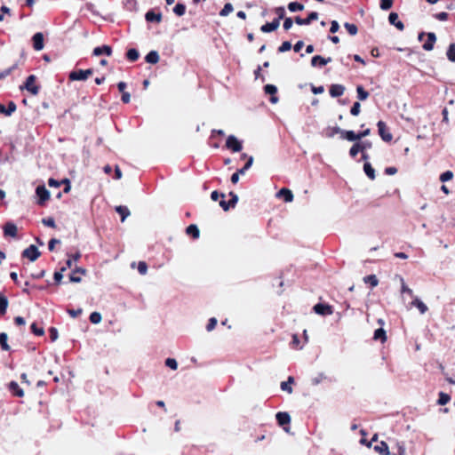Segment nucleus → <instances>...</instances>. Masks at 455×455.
Wrapping results in <instances>:
<instances>
[{
  "label": "nucleus",
  "mask_w": 455,
  "mask_h": 455,
  "mask_svg": "<svg viewBox=\"0 0 455 455\" xmlns=\"http://www.w3.org/2000/svg\"><path fill=\"white\" fill-rule=\"evenodd\" d=\"M165 365L172 370H176L178 368V363L173 358H167L165 361Z\"/></svg>",
  "instance_id": "3c124183"
},
{
  "label": "nucleus",
  "mask_w": 455,
  "mask_h": 455,
  "mask_svg": "<svg viewBox=\"0 0 455 455\" xmlns=\"http://www.w3.org/2000/svg\"><path fill=\"white\" fill-rule=\"evenodd\" d=\"M331 61V58L329 57V58H323L320 55H315L312 58L311 60V65L313 67H316V66H324L328 63H330Z\"/></svg>",
  "instance_id": "f8f14e48"
},
{
  "label": "nucleus",
  "mask_w": 455,
  "mask_h": 455,
  "mask_svg": "<svg viewBox=\"0 0 455 455\" xmlns=\"http://www.w3.org/2000/svg\"><path fill=\"white\" fill-rule=\"evenodd\" d=\"M363 170H364L365 174L371 180H374L375 179V172H374V169L372 168V166L371 165V164L365 163L364 165H363Z\"/></svg>",
  "instance_id": "72a5a7b5"
},
{
  "label": "nucleus",
  "mask_w": 455,
  "mask_h": 455,
  "mask_svg": "<svg viewBox=\"0 0 455 455\" xmlns=\"http://www.w3.org/2000/svg\"><path fill=\"white\" fill-rule=\"evenodd\" d=\"M411 306L416 307L419 309V311L420 312V314H425L428 309L427 305L423 301H421L419 298H415L412 300Z\"/></svg>",
  "instance_id": "b1692460"
},
{
  "label": "nucleus",
  "mask_w": 455,
  "mask_h": 455,
  "mask_svg": "<svg viewBox=\"0 0 455 455\" xmlns=\"http://www.w3.org/2000/svg\"><path fill=\"white\" fill-rule=\"evenodd\" d=\"M33 47L36 51H41L44 49V35L41 32L36 33L33 37Z\"/></svg>",
  "instance_id": "6e6552de"
},
{
  "label": "nucleus",
  "mask_w": 455,
  "mask_h": 455,
  "mask_svg": "<svg viewBox=\"0 0 455 455\" xmlns=\"http://www.w3.org/2000/svg\"><path fill=\"white\" fill-rule=\"evenodd\" d=\"M279 26L280 21L278 19H275L272 22L266 23L265 25L261 26L260 30L263 33H269L277 29Z\"/></svg>",
  "instance_id": "9d476101"
},
{
  "label": "nucleus",
  "mask_w": 455,
  "mask_h": 455,
  "mask_svg": "<svg viewBox=\"0 0 455 455\" xmlns=\"http://www.w3.org/2000/svg\"><path fill=\"white\" fill-rule=\"evenodd\" d=\"M112 53V49L108 45H103L100 47H96L93 50V55L94 56H100L101 54H106L108 56H110Z\"/></svg>",
  "instance_id": "6ab92c4d"
},
{
  "label": "nucleus",
  "mask_w": 455,
  "mask_h": 455,
  "mask_svg": "<svg viewBox=\"0 0 455 455\" xmlns=\"http://www.w3.org/2000/svg\"><path fill=\"white\" fill-rule=\"evenodd\" d=\"M339 28V25L338 21L332 20L331 21V28H330L331 33L338 32Z\"/></svg>",
  "instance_id": "774afa93"
},
{
  "label": "nucleus",
  "mask_w": 455,
  "mask_h": 455,
  "mask_svg": "<svg viewBox=\"0 0 455 455\" xmlns=\"http://www.w3.org/2000/svg\"><path fill=\"white\" fill-rule=\"evenodd\" d=\"M18 68V64L15 63L13 64L11 68H6L3 71L0 72V80H3L4 79L5 77H7L8 76H10L12 74V72L13 70H15L16 68Z\"/></svg>",
  "instance_id": "e433bc0d"
},
{
  "label": "nucleus",
  "mask_w": 455,
  "mask_h": 455,
  "mask_svg": "<svg viewBox=\"0 0 455 455\" xmlns=\"http://www.w3.org/2000/svg\"><path fill=\"white\" fill-rule=\"evenodd\" d=\"M76 273H80L82 275H85L86 273V270L83 267H76L73 272L72 274L69 275V280L70 282L72 283H80L81 282V277L79 276H76Z\"/></svg>",
  "instance_id": "a878e982"
},
{
  "label": "nucleus",
  "mask_w": 455,
  "mask_h": 455,
  "mask_svg": "<svg viewBox=\"0 0 455 455\" xmlns=\"http://www.w3.org/2000/svg\"><path fill=\"white\" fill-rule=\"evenodd\" d=\"M216 324H217V319L215 317H212L209 320V323H208V324L206 326V330L208 331H212L215 328Z\"/></svg>",
  "instance_id": "052dcab7"
},
{
  "label": "nucleus",
  "mask_w": 455,
  "mask_h": 455,
  "mask_svg": "<svg viewBox=\"0 0 455 455\" xmlns=\"http://www.w3.org/2000/svg\"><path fill=\"white\" fill-rule=\"evenodd\" d=\"M293 21L291 18H286L283 22V28L289 30L292 27Z\"/></svg>",
  "instance_id": "69168bd1"
},
{
  "label": "nucleus",
  "mask_w": 455,
  "mask_h": 455,
  "mask_svg": "<svg viewBox=\"0 0 455 455\" xmlns=\"http://www.w3.org/2000/svg\"><path fill=\"white\" fill-rule=\"evenodd\" d=\"M436 41L435 34L433 32L427 33V41L423 44V49L426 51H431L434 48V44Z\"/></svg>",
  "instance_id": "4468645a"
},
{
  "label": "nucleus",
  "mask_w": 455,
  "mask_h": 455,
  "mask_svg": "<svg viewBox=\"0 0 455 455\" xmlns=\"http://www.w3.org/2000/svg\"><path fill=\"white\" fill-rule=\"evenodd\" d=\"M453 178V172L451 171H446L440 175V180L442 182H446L451 180Z\"/></svg>",
  "instance_id": "de8ad7c7"
},
{
  "label": "nucleus",
  "mask_w": 455,
  "mask_h": 455,
  "mask_svg": "<svg viewBox=\"0 0 455 455\" xmlns=\"http://www.w3.org/2000/svg\"><path fill=\"white\" fill-rule=\"evenodd\" d=\"M186 12V6L183 4H177L175 7L173 8V12L178 16H182L185 14Z\"/></svg>",
  "instance_id": "ea45409f"
},
{
  "label": "nucleus",
  "mask_w": 455,
  "mask_h": 455,
  "mask_svg": "<svg viewBox=\"0 0 455 455\" xmlns=\"http://www.w3.org/2000/svg\"><path fill=\"white\" fill-rule=\"evenodd\" d=\"M31 330L37 336H42L44 333V329L37 327L36 323H35L31 324Z\"/></svg>",
  "instance_id": "5fc2aeb1"
},
{
  "label": "nucleus",
  "mask_w": 455,
  "mask_h": 455,
  "mask_svg": "<svg viewBox=\"0 0 455 455\" xmlns=\"http://www.w3.org/2000/svg\"><path fill=\"white\" fill-rule=\"evenodd\" d=\"M345 92V87L341 84H332L330 88V94L336 98L341 96Z\"/></svg>",
  "instance_id": "2eb2a0df"
},
{
  "label": "nucleus",
  "mask_w": 455,
  "mask_h": 455,
  "mask_svg": "<svg viewBox=\"0 0 455 455\" xmlns=\"http://www.w3.org/2000/svg\"><path fill=\"white\" fill-rule=\"evenodd\" d=\"M359 146H361V152L363 153L366 149L371 147V143L370 141L357 142Z\"/></svg>",
  "instance_id": "680f3d73"
},
{
  "label": "nucleus",
  "mask_w": 455,
  "mask_h": 455,
  "mask_svg": "<svg viewBox=\"0 0 455 455\" xmlns=\"http://www.w3.org/2000/svg\"><path fill=\"white\" fill-rule=\"evenodd\" d=\"M187 234L192 235L194 238H198L200 231L196 225L192 224L187 228Z\"/></svg>",
  "instance_id": "473e14b6"
},
{
  "label": "nucleus",
  "mask_w": 455,
  "mask_h": 455,
  "mask_svg": "<svg viewBox=\"0 0 455 455\" xmlns=\"http://www.w3.org/2000/svg\"><path fill=\"white\" fill-rule=\"evenodd\" d=\"M361 146H359V144L355 143L350 150H349V155L352 156V157H355L359 152H361Z\"/></svg>",
  "instance_id": "09e8293b"
},
{
  "label": "nucleus",
  "mask_w": 455,
  "mask_h": 455,
  "mask_svg": "<svg viewBox=\"0 0 455 455\" xmlns=\"http://www.w3.org/2000/svg\"><path fill=\"white\" fill-rule=\"evenodd\" d=\"M49 331H50V337H51V339H52V341H55V340L58 339V337H59V334H58V331H57V329H55V328L52 327V328L49 330Z\"/></svg>",
  "instance_id": "e2e57ef3"
},
{
  "label": "nucleus",
  "mask_w": 455,
  "mask_h": 455,
  "mask_svg": "<svg viewBox=\"0 0 455 455\" xmlns=\"http://www.w3.org/2000/svg\"><path fill=\"white\" fill-rule=\"evenodd\" d=\"M40 251L37 247L35 245H30L27 249H25L22 252V256L28 258L30 261H35L40 256Z\"/></svg>",
  "instance_id": "20e7f679"
},
{
  "label": "nucleus",
  "mask_w": 455,
  "mask_h": 455,
  "mask_svg": "<svg viewBox=\"0 0 455 455\" xmlns=\"http://www.w3.org/2000/svg\"><path fill=\"white\" fill-rule=\"evenodd\" d=\"M145 60L148 63L156 64L159 61V54L156 51H151L147 54Z\"/></svg>",
  "instance_id": "bb28decb"
},
{
  "label": "nucleus",
  "mask_w": 455,
  "mask_h": 455,
  "mask_svg": "<svg viewBox=\"0 0 455 455\" xmlns=\"http://www.w3.org/2000/svg\"><path fill=\"white\" fill-rule=\"evenodd\" d=\"M9 301L6 296L0 294V315H4L8 307Z\"/></svg>",
  "instance_id": "c85d7f7f"
},
{
  "label": "nucleus",
  "mask_w": 455,
  "mask_h": 455,
  "mask_svg": "<svg viewBox=\"0 0 455 455\" xmlns=\"http://www.w3.org/2000/svg\"><path fill=\"white\" fill-rule=\"evenodd\" d=\"M92 69H78L70 72L68 77L71 81H84L88 79L89 76H92Z\"/></svg>",
  "instance_id": "f03ea898"
},
{
  "label": "nucleus",
  "mask_w": 455,
  "mask_h": 455,
  "mask_svg": "<svg viewBox=\"0 0 455 455\" xmlns=\"http://www.w3.org/2000/svg\"><path fill=\"white\" fill-rule=\"evenodd\" d=\"M363 280H364V282H365V283H371V285L372 287L377 286V285H378V283H379V281H378V279H377L376 275H367V276H365V277L363 278Z\"/></svg>",
  "instance_id": "37998d69"
},
{
  "label": "nucleus",
  "mask_w": 455,
  "mask_h": 455,
  "mask_svg": "<svg viewBox=\"0 0 455 455\" xmlns=\"http://www.w3.org/2000/svg\"><path fill=\"white\" fill-rule=\"evenodd\" d=\"M234 11V7L230 3H228L224 5L223 9L220 11V15L222 17L228 16Z\"/></svg>",
  "instance_id": "a19ab883"
},
{
  "label": "nucleus",
  "mask_w": 455,
  "mask_h": 455,
  "mask_svg": "<svg viewBox=\"0 0 455 455\" xmlns=\"http://www.w3.org/2000/svg\"><path fill=\"white\" fill-rule=\"evenodd\" d=\"M344 27L346 28V29L347 30V32L351 35V36H355L357 34V27L355 25V24H351V23H345L344 24Z\"/></svg>",
  "instance_id": "c03bdc74"
},
{
  "label": "nucleus",
  "mask_w": 455,
  "mask_h": 455,
  "mask_svg": "<svg viewBox=\"0 0 455 455\" xmlns=\"http://www.w3.org/2000/svg\"><path fill=\"white\" fill-rule=\"evenodd\" d=\"M145 18L148 22L156 21L159 23L162 20V14L160 12L156 13L153 11H148L145 15Z\"/></svg>",
  "instance_id": "412c9836"
},
{
  "label": "nucleus",
  "mask_w": 455,
  "mask_h": 455,
  "mask_svg": "<svg viewBox=\"0 0 455 455\" xmlns=\"http://www.w3.org/2000/svg\"><path fill=\"white\" fill-rule=\"evenodd\" d=\"M280 387L283 391H285L288 394H291L293 391L291 386L289 385V383H287L286 381H283L280 385Z\"/></svg>",
  "instance_id": "13d9d810"
},
{
  "label": "nucleus",
  "mask_w": 455,
  "mask_h": 455,
  "mask_svg": "<svg viewBox=\"0 0 455 455\" xmlns=\"http://www.w3.org/2000/svg\"><path fill=\"white\" fill-rule=\"evenodd\" d=\"M252 164H253V157H252V156H249V157H248V161H247V163L245 164V165H243V167L242 169H239V170H238V171H239V172H241V174H242V175H243V174H244V173H245V172H246L249 168H251V166L252 165Z\"/></svg>",
  "instance_id": "8fccbe9b"
},
{
  "label": "nucleus",
  "mask_w": 455,
  "mask_h": 455,
  "mask_svg": "<svg viewBox=\"0 0 455 455\" xmlns=\"http://www.w3.org/2000/svg\"><path fill=\"white\" fill-rule=\"evenodd\" d=\"M357 97L360 100H365L369 97V92H366L363 86L358 85L356 87Z\"/></svg>",
  "instance_id": "f704fd0d"
},
{
  "label": "nucleus",
  "mask_w": 455,
  "mask_h": 455,
  "mask_svg": "<svg viewBox=\"0 0 455 455\" xmlns=\"http://www.w3.org/2000/svg\"><path fill=\"white\" fill-rule=\"evenodd\" d=\"M313 309L316 314L321 315H329L333 313L332 307L327 304L318 303L314 306Z\"/></svg>",
  "instance_id": "423d86ee"
},
{
  "label": "nucleus",
  "mask_w": 455,
  "mask_h": 455,
  "mask_svg": "<svg viewBox=\"0 0 455 455\" xmlns=\"http://www.w3.org/2000/svg\"><path fill=\"white\" fill-rule=\"evenodd\" d=\"M226 147L233 152H240L243 148L242 142L234 135H229L226 141Z\"/></svg>",
  "instance_id": "7ed1b4c3"
},
{
  "label": "nucleus",
  "mask_w": 455,
  "mask_h": 455,
  "mask_svg": "<svg viewBox=\"0 0 455 455\" xmlns=\"http://www.w3.org/2000/svg\"><path fill=\"white\" fill-rule=\"evenodd\" d=\"M374 451L380 455H390L388 446L384 441H381L379 444L375 445Z\"/></svg>",
  "instance_id": "a211bd4d"
},
{
  "label": "nucleus",
  "mask_w": 455,
  "mask_h": 455,
  "mask_svg": "<svg viewBox=\"0 0 455 455\" xmlns=\"http://www.w3.org/2000/svg\"><path fill=\"white\" fill-rule=\"evenodd\" d=\"M393 0H380V8L384 11L389 10L392 7Z\"/></svg>",
  "instance_id": "603ef678"
},
{
  "label": "nucleus",
  "mask_w": 455,
  "mask_h": 455,
  "mask_svg": "<svg viewBox=\"0 0 455 455\" xmlns=\"http://www.w3.org/2000/svg\"><path fill=\"white\" fill-rule=\"evenodd\" d=\"M341 138L347 140L348 141H358V134L355 133L353 131H345L343 130Z\"/></svg>",
  "instance_id": "393cba45"
},
{
  "label": "nucleus",
  "mask_w": 455,
  "mask_h": 455,
  "mask_svg": "<svg viewBox=\"0 0 455 455\" xmlns=\"http://www.w3.org/2000/svg\"><path fill=\"white\" fill-rule=\"evenodd\" d=\"M317 19H318V13L316 12H312L311 13H309L307 18L302 19L299 16L296 17L295 22L298 25H309L312 20H315Z\"/></svg>",
  "instance_id": "1a4fd4ad"
},
{
  "label": "nucleus",
  "mask_w": 455,
  "mask_h": 455,
  "mask_svg": "<svg viewBox=\"0 0 455 455\" xmlns=\"http://www.w3.org/2000/svg\"><path fill=\"white\" fill-rule=\"evenodd\" d=\"M389 22L394 25L400 31L404 29V25L398 20V14L396 12H391L388 16Z\"/></svg>",
  "instance_id": "ddd939ff"
},
{
  "label": "nucleus",
  "mask_w": 455,
  "mask_h": 455,
  "mask_svg": "<svg viewBox=\"0 0 455 455\" xmlns=\"http://www.w3.org/2000/svg\"><path fill=\"white\" fill-rule=\"evenodd\" d=\"M15 110L16 105L12 101L9 102L8 108H5L3 104H0V113L7 116H10Z\"/></svg>",
  "instance_id": "aec40b11"
},
{
  "label": "nucleus",
  "mask_w": 455,
  "mask_h": 455,
  "mask_svg": "<svg viewBox=\"0 0 455 455\" xmlns=\"http://www.w3.org/2000/svg\"><path fill=\"white\" fill-rule=\"evenodd\" d=\"M102 320L101 315L99 312H93L90 315V321L94 323H100Z\"/></svg>",
  "instance_id": "a18cd8bd"
},
{
  "label": "nucleus",
  "mask_w": 455,
  "mask_h": 455,
  "mask_svg": "<svg viewBox=\"0 0 455 455\" xmlns=\"http://www.w3.org/2000/svg\"><path fill=\"white\" fill-rule=\"evenodd\" d=\"M138 271L140 272V274L141 275H146L147 274V271H148V266L147 264L144 262V261H140L139 262V265H138Z\"/></svg>",
  "instance_id": "bf43d9fd"
},
{
  "label": "nucleus",
  "mask_w": 455,
  "mask_h": 455,
  "mask_svg": "<svg viewBox=\"0 0 455 455\" xmlns=\"http://www.w3.org/2000/svg\"><path fill=\"white\" fill-rule=\"evenodd\" d=\"M126 56L131 61H135L139 59L140 53L136 49L128 50Z\"/></svg>",
  "instance_id": "4c0bfd02"
},
{
  "label": "nucleus",
  "mask_w": 455,
  "mask_h": 455,
  "mask_svg": "<svg viewBox=\"0 0 455 455\" xmlns=\"http://www.w3.org/2000/svg\"><path fill=\"white\" fill-rule=\"evenodd\" d=\"M435 19H437L438 20H446L448 19V13L447 12H439V13H436L435 15Z\"/></svg>",
  "instance_id": "338daca9"
},
{
  "label": "nucleus",
  "mask_w": 455,
  "mask_h": 455,
  "mask_svg": "<svg viewBox=\"0 0 455 455\" xmlns=\"http://www.w3.org/2000/svg\"><path fill=\"white\" fill-rule=\"evenodd\" d=\"M343 130L338 126L329 127L326 129L325 135L329 138H332L335 134L339 133L342 135Z\"/></svg>",
  "instance_id": "7c9ffc66"
},
{
  "label": "nucleus",
  "mask_w": 455,
  "mask_h": 455,
  "mask_svg": "<svg viewBox=\"0 0 455 455\" xmlns=\"http://www.w3.org/2000/svg\"><path fill=\"white\" fill-rule=\"evenodd\" d=\"M450 400H451V397L449 395L444 394L443 392L440 393L439 399H438L439 404L445 405L446 403H448L450 402Z\"/></svg>",
  "instance_id": "49530a36"
},
{
  "label": "nucleus",
  "mask_w": 455,
  "mask_h": 455,
  "mask_svg": "<svg viewBox=\"0 0 455 455\" xmlns=\"http://www.w3.org/2000/svg\"><path fill=\"white\" fill-rule=\"evenodd\" d=\"M275 418L280 426L289 424L291 421V417L287 412H278Z\"/></svg>",
  "instance_id": "4be33fe9"
},
{
  "label": "nucleus",
  "mask_w": 455,
  "mask_h": 455,
  "mask_svg": "<svg viewBox=\"0 0 455 455\" xmlns=\"http://www.w3.org/2000/svg\"><path fill=\"white\" fill-rule=\"evenodd\" d=\"M9 389L12 392V394L18 397H22L24 395L23 390L20 387L19 384L15 381H12L9 384Z\"/></svg>",
  "instance_id": "5701e85b"
},
{
  "label": "nucleus",
  "mask_w": 455,
  "mask_h": 455,
  "mask_svg": "<svg viewBox=\"0 0 455 455\" xmlns=\"http://www.w3.org/2000/svg\"><path fill=\"white\" fill-rule=\"evenodd\" d=\"M36 77L34 75L28 76L25 84L20 87V90H27L32 95H37L39 92V87L36 85Z\"/></svg>",
  "instance_id": "f257e3e1"
},
{
  "label": "nucleus",
  "mask_w": 455,
  "mask_h": 455,
  "mask_svg": "<svg viewBox=\"0 0 455 455\" xmlns=\"http://www.w3.org/2000/svg\"><path fill=\"white\" fill-rule=\"evenodd\" d=\"M7 339H8L7 334L5 332H1L0 333V346H1L2 349L4 351L10 350V346L7 343Z\"/></svg>",
  "instance_id": "2f4dec72"
},
{
  "label": "nucleus",
  "mask_w": 455,
  "mask_h": 455,
  "mask_svg": "<svg viewBox=\"0 0 455 455\" xmlns=\"http://www.w3.org/2000/svg\"><path fill=\"white\" fill-rule=\"evenodd\" d=\"M373 339L375 340H380L381 343L387 339L386 331L382 328H379L374 331Z\"/></svg>",
  "instance_id": "c756f323"
},
{
  "label": "nucleus",
  "mask_w": 455,
  "mask_h": 455,
  "mask_svg": "<svg viewBox=\"0 0 455 455\" xmlns=\"http://www.w3.org/2000/svg\"><path fill=\"white\" fill-rule=\"evenodd\" d=\"M229 196H230V200L228 201L229 205H231V207L234 208L238 202V196L234 192H230Z\"/></svg>",
  "instance_id": "864d4df0"
},
{
  "label": "nucleus",
  "mask_w": 455,
  "mask_h": 455,
  "mask_svg": "<svg viewBox=\"0 0 455 455\" xmlns=\"http://www.w3.org/2000/svg\"><path fill=\"white\" fill-rule=\"evenodd\" d=\"M400 281H401V292H402V293H407L409 296L413 297V291H412V290H411V289H410V288L406 285V283H405V282H404V280H403V277H400Z\"/></svg>",
  "instance_id": "58836bf2"
},
{
  "label": "nucleus",
  "mask_w": 455,
  "mask_h": 455,
  "mask_svg": "<svg viewBox=\"0 0 455 455\" xmlns=\"http://www.w3.org/2000/svg\"><path fill=\"white\" fill-rule=\"evenodd\" d=\"M277 197H283V200L290 203L293 200V194L288 188H282L277 194Z\"/></svg>",
  "instance_id": "f3484780"
},
{
  "label": "nucleus",
  "mask_w": 455,
  "mask_h": 455,
  "mask_svg": "<svg viewBox=\"0 0 455 455\" xmlns=\"http://www.w3.org/2000/svg\"><path fill=\"white\" fill-rule=\"evenodd\" d=\"M117 213L121 215V221L124 222L125 219L130 216L131 212L126 206L119 205L116 207Z\"/></svg>",
  "instance_id": "cd10ccee"
},
{
  "label": "nucleus",
  "mask_w": 455,
  "mask_h": 455,
  "mask_svg": "<svg viewBox=\"0 0 455 455\" xmlns=\"http://www.w3.org/2000/svg\"><path fill=\"white\" fill-rule=\"evenodd\" d=\"M446 55L450 61L455 62V44H451L449 45Z\"/></svg>",
  "instance_id": "c9c22d12"
},
{
  "label": "nucleus",
  "mask_w": 455,
  "mask_h": 455,
  "mask_svg": "<svg viewBox=\"0 0 455 455\" xmlns=\"http://www.w3.org/2000/svg\"><path fill=\"white\" fill-rule=\"evenodd\" d=\"M4 233L5 236L15 237L17 235V227L12 222H7L4 227Z\"/></svg>",
  "instance_id": "9b49d317"
},
{
  "label": "nucleus",
  "mask_w": 455,
  "mask_h": 455,
  "mask_svg": "<svg viewBox=\"0 0 455 455\" xmlns=\"http://www.w3.org/2000/svg\"><path fill=\"white\" fill-rule=\"evenodd\" d=\"M264 90H265V92L267 94H270L272 95V97L270 98V101L272 103H276L278 101V98L276 96H275V92H277V88L275 85H273V84H267L265 87H264Z\"/></svg>",
  "instance_id": "dca6fc26"
},
{
  "label": "nucleus",
  "mask_w": 455,
  "mask_h": 455,
  "mask_svg": "<svg viewBox=\"0 0 455 455\" xmlns=\"http://www.w3.org/2000/svg\"><path fill=\"white\" fill-rule=\"evenodd\" d=\"M291 48V44L288 41L283 42L281 46L278 48L280 52H284L290 51Z\"/></svg>",
  "instance_id": "4d7b16f0"
},
{
  "label": "nucleus",
  "mask_w": 455,
  "mask_h": 455,
  "mask_svg": "<svg viewBox=\"0 0 455 455\" xmlns=\"http://www.w3.org/2000/svg\"><path fill=\"white\" fill-rule=\"evenodd\" d=\"M379 134L384 141H390L393 138L392 134L387 131V125L383 121L377 124Z\"/></svg>",
  "instance_id": "39448f33"
},
{
  "label": "nucleus",
  "mask_w": 455,
  "mask_h": 455,
  "mask_svg": "<svg viewBox=\"0 0 455 455\" xmlns=\"http://www.w3.org/2000/svg\"><path fill=\"white\" fill-rule=\"evenodd\" d=\"M361 105L359 102H355L353 107L351 108L350 113L353 116H358L360 113Z\"/></svg>",
  "instance_id": "6e6d98bb"
},
{
  "label": "nucleus",
  "mask_w": 455,
  "mask_h": 455,
  "mask_svg": "<svg viewBox=\"0 0 455 455\" xmlns=\"http://www.w3.org/2000/svg\"><path fill=\"white\" fill-rule=\"evenodd\" d=\"M43 223L47 226V227H50V228H54L55 227V221L52 218H48V219H44L43 220Z\"/></svg>",
  "instance_id": "0e129e2a"
},
{
  "label": "nucleus",
  "mask_w": 455,
  "mask_h": 455,
  "mask_svg": "<svg viewBox=\"0 0 455 455\" xmlns=\"http://www.w3.org/2000/svg\"><path fill=\"white\" fill-rule=\"evenodd\" d=\"M288 9L291 12H298L304 10V5L298 2H291L288 4Z\"/></svg>",
  "instance_id": "79ce46f5"
},
{
  "label": "nucleus",
  "mask_w": 455,
  "mask_h": 455,
  "mask_svg": "<svg viewBox=\"0 0 455 455\" xmlns=\"http://www.w3.org/2000/svg\"><path fill=\"white\" fill-rule=\"evenodd\" d=\"M36 193L39 198V204H44L50 197V193L44 186H38L36 189Z\"/></svg>",
  "instance_id": "0eeeda50"
}]
</instances>
